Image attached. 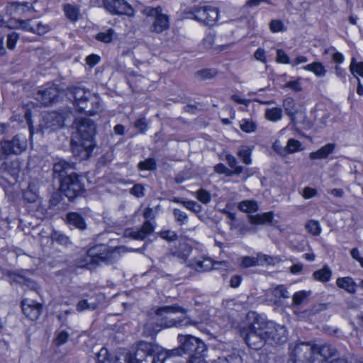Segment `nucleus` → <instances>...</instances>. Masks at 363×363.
Instances as JSON below:
<instances>
[{
  "label": "nucleus",
  "instance_id": "20e7f679",
  "mask_svg": "<svg viewBox=\"0 0 363 363\" xmlns=\"http://www.w3.org/2000/svg\"><path fill=\"white\" fill-rule=\"evenodd\" d=\"M121 249H122L121 247L109 249L106 245H96L89 249L86 254L76 263V265L81 268L91 269L92 265L99 264L100 262L113 263L118 258Z\"/></svg>",
  "mask_w": 363,
  "mask_h": 363
},
{
  "label": "nucleus",
  "instance_id": "b1692460",
  "mask_svg": "<svg viewBox=\"0 0 363 363\" xmlns=\"http://www.w3.org/2000/svg\"><path fill=\"white\" fill-rule=\"evenodd\" d=\"M335 147L334 143H328L317 151L311 152L309 157L311 160L325 159L334 151Z\"/></svg>",
  "mask_w": 363,
  "mask_h": 363
},
{
  "label": "nucleus",
  "instance_id": "7ed1b4c3",
  "mask_svg": "<svg viewBox=\"0 0 363 363\" xmlns=\"http://www.w3.org/2000/svg\"><path fill=\"white\" fill-rule=\"evenodd\" d=\"M67 99L73 101L78 112L93 116L103 111L101 99L98 94L91 93L84 88L72 86L66 89Z\"/></svg>",
  "mask_w": 363,
  "mask_h": 363
},
{
  "label": "nucleus",
  "instance_id": "774afa93",
  "mask_svg": "<svg viewBox=\"0 0 363 363\" xmlns=\"http://www.w3.org/2000/svg\"><path fill=\"white\" fill-rule=\"evenodd\" d=\"M100 60V57L96 55H90L86 57V62L90 66L94 67L96 65Z\"/></svg>",
  "mask_w": 363,
  "mask_h": 363
},
{
  "label": "nucleus",
  "instance_id": "a19ab883",
  "mask_svg": "<svg viewBox=\"0 0 363 363\" xmlns=\"http://www.w3.org/2000/svg\"><path fill=\"white\" fill-rule=\"evenodd\" d=\"M51 239L52 241L64 246H67L70 243L69 238L67 236L57 231H54L52 233Z\"/></svg>",
  "mask_w": 363,
  "mask_h": 363
},
{
  "label": "nucleus",
  "instance_id": "3c124183",
  "mask_svg": "<svg viewBox=\"0 0 363 363\" xmlns=\"http://www.w3.org/2000/svg\"><path fill=\"white\" fill-rule=\"evenodd\" d=\"M308 294L305 291L296 292L293 296V304L295 306L300 305L307 298Z\"/></svg>",
  "mask_w": 363,
  "mask_h": 363
},
{
  "label": "nucleus",
  "instance_id": "58836bf2",
  "mask_svg": "<svg viewBox=\"0 0 363 363\" xmlns=\"http://www.w3.org/2000/svg\"><path fill=\"white\" fill-rule=\"evenodd\" d=\"M96 359L99 363H115V359L113 361L107 349L105 347L101 348L96 354Z\"/></svg>",
  "mask_w": 363,
  "mask_h": 363
},
{
  "label": "nucleus",
  "instance_id": "0eeeda50",
  "mask_svg": "<svg viewBox=\"0 0 363 363\" xmlns=\"http://www.w3.org/2000/svg\"><path fill=\"white\" fill-rule=\"evenodd\" d=\"M218 9L211 6L194 8L193 11L183 12V18H193L206 26H213L218 21Z\"/></svg>",
  "mask_w": 363,
  "mask_h": 363
},
{
  "label": "nucleus",
  "instance_id": "c756f323",
  "mask_svg": "<svg viewBox=\"0 0 363 363\" xmlns=\"http://www.w3.org/2000/svg\"><path fill=\"white\" fill-rule=\"evenodd\" d=\"M265 118L272 122L280 121L282 118V109L279 107L267 108L264 113Z\"/></svg>",
  "mask_w": 363,
  "mask_h": 363
},
{
  "label": "nucleus",
  "instance_id": "2eb2a0df",
  "mask_svg": "<svg viewBox=\"0 0 363 363\" xmlns=\"http://www.w3.org/2000/svg\"><path fill=\"white\" fill-rule=\"evenodd\" d=\"M76 170L75 164L65 160H60L53 164L52 175L55 179L60 181V184L64 179L70 177L74 174Z\"/></svg>",
  "mask_w": 363,
  "mask_h": 363
},
{
  "label": "nucleus",
  "instance_id": "4468645a",
  "mask_svg": "<svg viewBox=\"0 0 363 363\" xmlns=\"http://www.w3.org/2000/svg\"><path fill=\"white\" fill-rule=\"evenodd\" d=\"M105 10L111 15L134 16V9L125 0H102Z\"/></svg>",
  "mask_w": 363,
  "mask_h": 363
},
{
  "label": "nucleus",
  "instance_id": "39448f33",
  "mask_svg": "<svg viewBox=\"0 0 363 363\" xmlns=\"http://www.w3.org/2000/svg\"><path fill=\"white\" fill-rule=\"evenodd\" d=\"M199 252L196 248L193 247L189 244L183 245V261L185 262V267L194 269L196 272H205L211 270L213 268H218L216 265L227 267V262H213L208 257L199 256Z\"/></svg>",
  "mask_w": 363,
  "mask_h": 363
},
{
  "label": "nucleus",
  "instance_id": "412c9836",
  "mask_svg": "<svg viewBox=\"0 0 363 363\" xmlns=\"http://www.w3.org/2000/svg\"><path fill=\"white\" fill-rule=\"evenodd\" d=\"M66 220L68 225L74 226L79 230H82L86 228V224L84 219L79 213H68L66 216Z\"/></svg>",
  "mask_w": 363,
  "mask_h": 363
},
{
  "label": "nucleus",
  "instance_id": "473e14b6",
  "mask_svg": "<svg viewBox=\"0 0 363 363\" xmlns=\"http://www.w3.org/2000/svg\"><path fill=\"white\" fill-rule=\"evenodd\" d=\"M64 11L66 16L72 21H76L78 19L79 14V9L77 6L71 4H66L64 6Z\"/></svg>",
  "mask_w": 363,
  "mask_h": 363
},
{
  "label": "nucleus",
  "instance_id": "9b49d317",
  "mask_svg": "<svg viewBox=\"0 0 363 363\" xmlns=\"http://www.w3.org/2000/svg\"><path fill=\"white\" fill-rule=\"evenodd\" d=\"M67 115L57 111L48 113L43 116L40 127L43 133H50L62 128Z\"/></svg>",
  "mask_w": 363,
  "mask_h": 363
},
{
  "label": "nucleus",
  "instance_id": "4d7b16f0",
  "mask_svg": "<svg viewBox=\"0 0 363 363\" xmlns=\"http://www.w3.org/2000/svg\"><path fill=\"white\" fill-rule=\"evenodd\" d=\"M284 26L282 21L279 20H272L269 24L270 30L273 33L282 31L284 30Z\"/></svg>",
  "mask_w": 363,
  "mask_h": 363
},
{
  "label": "nucleus",
  "instance_id": "79ce46f5",
  "mask_svg": "<svg viewBox=\"0 0 363 363\" xmlns=\"http://www.w3.org/2000/svg\"><path fill=\"white\" fill-rule=\"evenodd\" d=\"M306 228L310 233L315 236L318 235L321 231L319 223L313 220H311L306 223Z\"/></svg>",
  "mask_w": 363,
  "mask_h": 363
},
{
  "label": "nucleus",
  "instance_id": "5fc2aeb1",
  "mask_svg": "<svg viewBox=\"0 0 363 363\" xmlns=\"http://www.w3.org/2000/svg\"><path fill=\"white\" fill-rule=\"evenodd\" d=\"M277 62L282 64H289L290 60L287 54L281 49L277 50Z\"/></svg>",
  "mask_w": 363,
  "mask_h": 363
},
{
  "label": "nucleus",
  "instance_id": "69168bd1",
  "mask_svg": "<svg viewBox=\"0 0 363 363\" xmlns=\"http://www.w3.org/2000/svg\"><path fill=\"white\" fill-rule=\"evenodd\" d=\"M284 88H289L295 91H300L301 90V83L299 82L298 80L291 81L286 83L284 85Z\"/></svg>",
  "mask_w": 363,
  "mask_h": 363
},
{
  "label": "nucleus",
  "instance_id": "f3484780",
  "mask_svg": "<svg viewBox=\"0 0 363 363\" xmlns=\"http://www.w3.org/2000/svg\"><path fill=\"white\" fill-rule=\"evenodd\" d=\"M206 350L205 344L192 335H183V354H201Z\"/></svg>",
  "mask_w": 363,
  "mask_h": 363
},
{
  "label": "nucleus",
  "instance_id": "f704fd0d",
  "mask_svg": "<svg viewBox=\"0 0 363 363\" xmlns=\"http://www.w3.org/2000/svg\"><path fill=\"white\" fill-rule=\"evenodd\" d=\"M350 70L355 78L357 77V74L363 77V62H357L355 58L352 57L350 65Z\"/></svg>",
  "mask_w": 363,
  "mask_h": 363
},
{
  "label": "nucleus",
  "instance_id": "052dcab7",
  "mask_svg": "<svg viewBox=\"0 0 363 363\" xmlns=\"http://www.w3.org/2000/svg\"><path fill=\"white\" fill-rule=\"evenodd\" d=\"M144 187L143 185L138 184H135L133 188L130 189V192L131 194L137 196V197H141L144 195Z\"/></svg>",
  "mask_w": 363,
  "mask_h": 363
},
{
  "label": "nucleus",
  "instance_id": "e433bc0d",
  "mask_svg": "<svg viewBox=\"0 0 363 363\" xmlns=\"http://www.w3.org/2000/svg\"><path fill=\"white\" fill-rule=\"evenodd\" d=\"M238 156L240 158L245 164H250L251 160V150L247 146H242L238 150Z\"/></svg>",
  "mask_w": 363,
  "mask_h": 363
},
{
  "label": "nucleus",
  "instance_id": "ddd939ff",
  "mask_svg": "<svg viewBox=\"0 0 363 363\" xmlns=\"http://www.w3.org/2000/svg\"><path fill=\"white\" fill-rule=\"evenodd\" d=\"M147 16L152 20V25L150 27L151 32L161 33L169 28V17L162 13V8L160 6L150 9Z\"/></svg>",
  "mask_w": 363,
  "mask_h": 363
},
{
  "label": "nucleus",
  "instance_id": "8fccbe9b",
  "mask_svg": "<svg viewBox=\"0 0 363 363\" xmlns=\"http://www.w3.org/2000/svg\"><path fill=\"white\" fill-rule=\"evenodd\" d=\"M272 294L276 298H287L289 297V294L288 291L282 285H279L277 287H276L273 290Z\"/></svg>",
  "mask_w": 363,
  "mask_h": 363
},
{
  "label": "nucleus",
  "instance_id": "72a5a7b5",
  "mask_svg": "<svg viewBox=\"0 0 363 363\" xmlns=\"http://www.w3.org/2000/svg\"><path fill=\"white\" fill-rule=\"evenodd\" d=\"M216 34L213 32L208 33L201 40L200 46L205 50H208L214 45Z\"/></svg>",
  "mask_w": 363,
  "mask_h": 363
},
{
  "label": "nucleus",
  "instance_id": "a18cd8bd",
  "mask_svg": "<svg viewBox=\"0 0 363 363\" xmlns=\"http://www.w3.org/2000/svg\"><path fill=\"white\" fill-rule=\"evenodd\" d=\"M196 198L204 204L208 203L211 200V194L203 189H201L196 191Z\"/></svg>",
  "mask_w": 363,
  "mask_h": 363
},
{
  "label": "nucleus",
  "instance_id": "f03ea898",
  "mask_svg": "<svg viewBox=\"0 0 363 363\" xmlns=\"http://www.w3.org/2000/svg\"><path fill=\"white\" fill-rule=\"evenodd\" d=\"M182 312L179 306H168L152 308L148 312V319L144 325V333L147 336H154L162 329L180 324V319L177 320L172 315Z\"/></svg>",
  "mask_w": 363,
  "mask_h": 363
},
{
  "label": "nucleus",
  "instance_id": "6e6552de",
  "mask_svg": "<svg viewBox=\"0 0 363 363\" xmlns=\"http://www.w3.org/2000/svg\"><path fill=\"white\" fill-rule=\"evenodd\" d=\"M84 180V177L75 173L70 177L64 179L60 184V190L69 201H72L85 191Z\"/></svg>",
  "mask_w": 363,
  "mask_h": 363
},
{
  "label": "nucleus",
  "instance_id": "f257e3e1",
  "mask_svg": "<svg viewBox=\"0 0 363 363\" xmlns=\"http://www.w3.org/2000/svg\"><path fill=\"white\" fill-rule=\"evenodd\" d=\"M77 132L71 141L73 157L79 161L89 159L96 146V124L89 118H82L75 122Z\"/></svg>",
  "mask_w": 363,
  "mask_h": 363
},
{
  "label": "nucleus",
  "instance_id": "a211bd4d",
  "mask_svg": "<svg viewBox=\"0 0 363 363\" xmlns=\"http://www.w3.org/2000/svg\"><path fill=\"white\" fill-rule=\"evenodd\" d=\"M60 97V91L55 85H50L40 89L35 99L43 106H49L53 103L57 102Z\"/></svg>",
  "mask_w": 363,
  "mask_h": 363
},
{
  "label": "nucleus",
  "instance_id": "09e8293b",
  "mask_svg": "<svg viewBox=\"0 0 363 363\" xmlns=\"http://www.w3.org/2000/svg\"><path fill=\"white\" fill-rule=\"evenodd\" d=\"M258 260L257 257L245 256L242 258L240 267L243 268H248L258 265Z\"/></svg>",
  "mask_w": 363,
  "mask_h": 363
},
{
  "label": "nucleus",
  "instance_id": "680f3d73",
  "mask_svg": "<svg viewBox=\"0 0 363 363\" xmlns=\"http://www.w3.org/2000/svg\"><path fill=\"white\" fill-rule=\"evenodd\" d=\"M23 199L29 203H34L36 201L38 196L35 193L30 189L25 191L23 194Z\"/></svg>",
  "mask_w": 363,
  "mask_h": 363
},
{
  "label": "nucleus",
  "instance_id": "2f4dec72",
  "mask_svg": "<svg viewBox=\"0 0 363 363\" xmlns=\"http://www.w3.org/2000/svg\"><path fill=\"white\" fill-rule=\"evenodd\" d=\"M225 160L228 165L233 169V170L231 171L232 174L239 175L242 173L243 167L242 166L237 165V160L233 155L230 154L226 155Z\"/></svg>",
  "mask_w": 363,
  "mask_h": 363
},
{
  "label": "nucleus",
  "instance_id": "5701e85b",
  "mask_svg": "<svg viewBox=\"0 0 363 363\" xmlns=\"http://www.w3.org/2000/svg\"><path fill=\"white\" fill-rule=\"evenodd\" d=\"M0 172L8 173L13 177H16L20 172L19 162L17 160L4 162L0 165Z\"/></svg>",
  "mask_w": 363,
  "mask_h": 363
},
{
  "label": "nucleus",
  "instance_id": "ea45409f",
  "mask_svg": "<svg viewBox=\"0 0 363 363\" xmlns=\"http://www.w3.org/2000/svg\"><path fill=\"white\" fill-rule=\"evenodd\" d=\"M157 163L154 158H148L138 163V167L140 170H154L156 169Z\"/></svg>",
  "mask_w": 363,
  "mask_h": 363
},
{
  "label": "nucleus",
  "instance_id": "a878e982",
  "mask_svg": "<svg viewBox=\"0 0 363 363\" xmlns=\"http://www.w3.org/2000/svg\"><path fill=\"white\" fill-rule=\"evenodd\" d=\"M273 219V213L268 212L262 214H257L255 216H250L249 220L251 224L253 225H262L271 223Z\"/></svg>",
  "mask_w": 363,
  "mask_h": 363
},
{
  "label": "nucleus",
  "instance_id": "49530a36",
  "mask_svg": "<svg viewBox=\"0 0 363 363\" xmlns=\"http://www.w3.org/2000/svg\"><path fill=\"white\" fill-rule=\"evenodd\" d=\"M301 145V144L298 140L292 138L289 139L287 142L286 146L285 147L286 154L298 151Z\"/></svg>",
  "mask_w": 363,
  "mask_h": 363
},
{
  "label": "nucleus",
  "instance_id": "cd10ccee",
  "mask_svg": "<svg viewBox=\"0 0 363 363\" xmlns=\"http://www.w3.org/2000/svg\"><path fill=\"white\" fill-rule=\"evenodd\" d=\"M217 74V69L214 68H206L196 71L194 73V77L199 80H206L214 78Z\"/></svg>",
  "mask_w": 363,
  "mask_h": 363
},
{
  "label": "nucleus",
  "instance_id": "bb28decb",
  "mask_svg": "<svg viewBox=\"0 0 363 363\" xmlns=\"http://www.w3.org/2000/svg\"><path fill=\"white\" fill-rule=\"evenodd\" d=\"M306 71H310L313 72L317 77H323L326 74V69L322 63L318 62H315L311 64H308L303 67Z\"/></svg>",
  "mask_w": 363,
  "mask_h": 363
},
{
  "label": "nucleus",
  "instance_id": "1a4fd4ad",
  "mask_svg": "<svg viewBox=\"0 0 363 363\" xmlns=\"http://www.w3.org/2000/svg\"><path fill=\"white\" fill-rule=\"evenodd\" d=\"M152 345L147 342H140L133 354L127 350L122 351L119 355L115 356V363H146L144 359L151 351Z\"/></svg>",
  "mask_w": 363,
  "mask_h": 363
},
{
  "label": "nucleus",
  "instance_id": "603ef678",
  "mask_svg": "<svg viewBox=\"0 0 363 363\" xmlns=\"http://www.w3.org/2000/svg\"><path fill=\"white\" fill-rule=\"evenodd\" d=\"M19 38V35L16 32H12L7 36V48L10 50H13L15 48L16 43Z\"/></svg>",
  "mask_w": 363,
  "mask_h": 363
},
{
  "label": "nucleus",
  "instance_id": "13d9d810",
  "mask_svg": "<svg viewBox=\"0 0 363 363\" xmlns=\"http://www.w3.org/2000/svg\"><path fill=\"white\" fill-rule=\"evenodd\" d=\"M258 260V265L272 264L274 263V258L266 255L259 254L257 257Z\"/></svg>",
  "mask_w": 363,
  "mask_h": 363
},
{
  "label": "nucleus",
  "instance_id": "dca6fc26",
  "mask_svg": "<svg viewBox=\"0 0 363 363\" xmlns=\"http://www.w3.org/2000/svg\"><path fill=\"white\" fill-rule=\"evenodd\" d=\"M291 350L293 359H295L296 361L311 362L312 355L314 354V345L311 342H301L296 343L294 347L291 345Z\"/></svg>",
  "mask_w": 363,
  "mask_h": 363
},
{
  "label": "nucleus",
  "instance_id": "c9c22d12",
  "mask_svg": "<svg viewBox=\"0 0 363 363\" xmlns=\"http://www.w3.org/2000/svg\"><path fill=\"white\" fill-rule=\"evenodd\" d=\"M283 107L286 111V113L290 117L293 118L296 113L295 102L292 98H287L283 101Z\"/></svg>",
  "mask_w": 363,
  "mask_h": 363
},
{
  "label": "nucleus",
  "instance_id": "0e129e2a",
  "mask_svg": "<svg viewBox=\"0 0 363 363\" xmlns=\"http://www.w3.org/2000/svg\"><path fill=\"white\" fill-rule=\"evenodd\" d=\"M49 30V27L48 25H44L41 23H38L35 27H34V30H33V33H36L38 35H42L46 33Z\"/></svg>",
  "mask_w": 363,
  "mask_h": 363
},
{
  "label": "nucleus",
  "instance_id": "4be33fe9",
  "mask_svg": "<svg viewBox=\"0 0 363 363\" xmlns=\"http://www.w3.org/2000/svg\"><path fill=\"white\" fill-rule=\"evenodd\" d=\"M153 231V226L149 221H146L138 230L131 231L129 235L135 240H144Z\"/></svg>",
  "mask_w": 363,
  "mask_h": 363
},
{
  "label": "nucleus",
  "instance_id": "c85d7f7f",
  "mask_svg": "<svg viewBox=\"0 0 363 363\" xmlns=\"http://www.w3.org/2000/svg\"><path fill=\"white\" fill-rule=\"evenodd\" d=\"M238 209L245 213H252L257 211L258 205L255 201L245 200L239 203Z\"/></svg>",
  "mask_w": 363,
  "mask_h": 363
},
{
  "label": "nucleus",
  "instance_id": "423d86ee",
  "mask_svg": "<svg viewBox=\"0 0 363 363\" xmlns=\"http://www.w3.org/2000/svg\"><path fill=\"white\" fill-rule=\"evenodd\" d=\"M262 325H264V320L262 318L257 317L248 331L245 333L242 332L245 342L252 349L259 350L267 343L265 330Z\"/></svg>",
  "mask_w": 363,
  "mask_h": 363
},
{
  "label": "nucleus",
  "instance_id": "f8f14e48",
  "mask_svg": "<svg viewBox=\"0 0 363 363\" xmlns=\"http://www.w3.org/2000/svg\"><path fill=\"white\" fill-rule=\"evenodd\" d=\"M27 148V140L23 135H16L11 140L0 142V149L5 155H19Z\"/></svg>",
  "mask_w": 363,
  "mask_h": 363
},
{
  "label": "nucleus",
  "instance_id": "6ab92c4d",
  "mask_svg": "<svg viewBox=\"0 0 363 363\" xmlns=\"http://www.w3.org/2000/svg\"><path fill=\"white\" fill-rule=\"evenodd\" d=\"M21 307L23 314L31 320H37L43 309L42 304L30 299L23 300Z\"/></svg>",
  "mask_w": 363,
  "mask_h": 363
},
{
  "label": "nucleus",
  "instance_id": "864d4df0",
  "mask_svg": "<svg viewBox=\"0 0 363 363\" xmlns=\"http://www.w3.org/2000/svg\"><path fill=\"white\" fill-rule=\"evenodd\" d=\"M69 335L67 331L62 330L60 332L55 339V345H62L67 342Z\"/></svg>",
  "mask_w": 363,
  "mask_h": 363
},
{
  "label": "nucleus",
  "instance_id": "6e6d98bb",
  "mask_svg": "<svg viewBox=\"0 0 363 363\" xmlns=\"http://www.w3.org/2000/svg\"><path fill=\"white\" fill-rule=\"evenodd\" d=\"M183 206L196 213L201 211V205L196 201H183Z\"/></svg>",
  "mask_w": 363,
  "mask_h": 363
},
{
  "label": "nucleus",
  "instance_id": "37998d69",
  "mask_svg": "<svg viewBox=\"0 0 363 363\" xmlns=\"http://www.w3.org/2000/svg\"><path fill=\"white\" fill-rule=\"evenodd\" d=\"M162 355L161 354H155L151 347V351L148 352L143 362L146 363H163L164 357L161 358Z\"/></svg>",
  "mask_w": 363,
  "mask_h": 363
},
{
  "label": "nucleus",
  "instance_id": "4c0bfd02",
  "mask_svg": "<svg viewBox=\"0 0 363 363\" xmlns=\"http://www.w3.org/2000/svg\"><path fill=\"white\" fill-rule=\"evenodd\" d=\"M240 127L242 131L250 133L255 132L257 124L250 119H242L240 122Z\"/></svg>",
  "mask_w": 363,
  "mask_h": 363
},
{
  "label": "nucleus",
  "instance_id": "9d476101",
  "mask_svg": "<svg viewBox=\"0 0 363 363\" xmlns=\"http://www.w3.org/2000/svg\"><path fill=\"white\" fill-rule=\"evenodd\" d=\"M264 333L267 343L270 345H282L287 340V331L285 327L276 324L272 321L264 320Z\"/></svg>",
  "mask_w": 363,
  "mask_h": 363
},
{
  "label": "nucleus",
  "instance_id": "e2e57ef3",
  "mask_svg": "<svg viewBox=\"0 0 363 363\" xmlns=\"http://www.w3.org/2000/svg\"><path fill=\"white\" fill-rule=\"evenodd\" d=\"M320 363H363L362 362L356 361L352 362V360H349L345 358H334L332 359H323Z\"/></svg>",
  "mask_w": 363,
  "mask_h": 363
},
{
  "label": "nucleus",
  "instance_id": "aec40b11",
  "mask_svg": "<svg viewBox=\"0 0 363 363\" xmlns=\"http://www.w3.org/2000/svg\"><path fill=\"white\" fill-rule=\"evenodd\" d=\"M318 354L323 357V359H332L337 354V350L332 345L328 344L314 345V354Z\"/></svg>",
  "mask_w": 363,
  "mask_h": 363
},
{
  "label": "nucleus",
  "instance_id": "de8ad7c7",
  "mask_svg": "<svg viewBox=\"0 0 363 363\" xmlns=\"http://www.w3.org/2000/svg\"><path fill=\"white\" fill-rule=\"evenodd\" d=\"M96 308L97 304L96 303H89L87 300H82L77 305V310L78 311H82L86 309L94 311Z\"/></svg>",
  "mask_w": 363,
  "mask_h": 363
},
{
  "label": "nucleus",
  "instance_id": "7c9ffc66",
  "mask_svg": "<svg viewBox=\"0 0 363 363\" xmlns=\"http://www.w3.org/2000/svg\"><path fill=\"white\" fill-rule=\"evenodd\" d=\"M332 275V272L330 268L325 266L323 269L315 271L313 276L315 279L322 282L328 281Z\"/></svg>",
  "mask_w": 363,
  "mask_h": 363
},
{
  "label": "nucleus",
  "instance_id": "338daca9",
  "mask_svg": "<svg viewBox=\"0 0 363 363\" xmlns=\"http://www.w3.org/2000/svg\"><path fill=\"white\" fill-rule=\"evenodd\" d=\"M228 363H244L242 357L236 353L227 355Z\"/></svg>",
  "mask_w": 363,
  "mask_h": 363
},
{
  "label": "nucleus",
  "instance_id": "c03bdc74",
  "mask_svg": "<svg viewBox=\"0 0 363 363\" xmlns=\"http://www.w3.org/2000/svg\"><path fill=\"white\" fill-rule=\"evenodd\" d=\"M113 30L112 29H108L106 32H101V33H98L96 35V38L99 41H101V42H103L105 43H108L111 42V40L113 39Z\"/></svg>",
  "mask_w": 363,
  "mask_h": 363
},
{
  "label": "nucleus",
  "instance_id": "393cba45",
  "mask_svg": "<svg viewBox=\"0 0 363 363\" xmlns=\"http://www.w3.org/2000/svg\"><path fill=\"white\" fill-rule=\"evenodd\" d=\"M336 284L339 288H341L350 294H354L356 291V284L353 279L350 277L338 278L336 281Z\"/></svg>",
  "mask_w": 363,
  "mask_h": 363
},
{
  "label": "nucleus",
  "instance_id": "bf43d9fd",
  "mask_svg": "<svg viewBox=\"0 0 363 363\" xmlns=\"http://www.w3.org/2000/svg\"><path fill=\"white\" fill-rule=\"evenodd\" d=\"M160 235L162 238L170 242L177 240L178 238V236L176 234V233L172 230L162 231L160 233Z\"/></svg>",
  "mask_w": 363,
  "mask_h": 363
}]
</instances>
